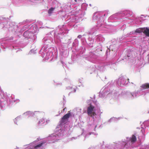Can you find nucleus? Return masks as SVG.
<instances>
[{"mask_svg": "<svg viewBox=\"0 0 149 149\" xmlns=\"http://www.w3.org/2000/svg\"><path fill=\"white\" fill-rule=\"evenodd\" d=\"M55 8L53 7H51L49 9L48 11V13L49 14H52L53 11L54 10Z\"/></svg>", "mask_w": 149, "mask_h": 149, "instance_id": "nucleus-45", "label": "nucleus"}, {"mask_svg": "<svg viewBox=\"0 0 149 149\" xmlns=\"http://www.w3.org/2000/svg\"><path fill=\"white\" fill-rule=\"evenodd\" d=\"M52 4L55 5V7H57L60 5V3L56 0H54L53 1Z\"/></svg>", "mask_w": 149, "mask_h": 149, "instance_id": "nucleus-38", "label": "nucleus"}, {"mask_svg": "<svg viewBox=\"0 0 149 149\" xmlns=\"http://www.w3.org/2000/svg\"><path fill=\"white\" fill-rule=\"evenodd\" d=\"M121 95L125 99L127 100H132V92L127 91L122 92Z\"/></svg>", "mask_w": 149, "mask_h": 149, "instance_id": "nucleus-19", "label": "nucleus"}, {"mask_svg": "<svg viewBox=\"0 0 149 149\" xmlns=\"http://www.w3.org/2000/svg\"><path fill=\"white\" fill-rule=\"evenodd\" d=\"M78 43V40L77 39H75L74 41L72 43L73 46H74L75 45L77 44Z\"/></svg>", "mask_w": 149, "mask_h": 149, "instance_id": "nucleus-49", "label": "nucleus"}, {"mask_svg": "<svg viewBox=\"0 0 149 149\" xmlns=\"http://www.w3.org/2000/svg\"><path fill=\"white\" fill-rule=\"evenodd\" d=\"M108 13L107 11H100L95 12L93 14V19L97 20L99 30L104 33H109L110 30L106 27V24L104 22V17L107 16Z\"/></svg>", "mask_w": 149, "mask_h": 149, "instance_id": "nucleus-6", "label": "nucleus"}, {"mask_svg": "<svg viewBox=\"0 0 149 149\" xmlns=\"http://www.w3.org/2000/svg\"><path fill=\"white\" fill-rule=\"evenodd\" d=\"M29 30L31 31V32L33 33V34L36 32L38 30L37 26L35 24H29Z\"/></svg>", "mask_w": 149, "mask_h": 149, "instance_id": "nucleus-20", "label": "nucleus"}, {"mask_svg": "<svg viewBox=\"0 0 149 149\" xmlns=\"http://www.w3.org/2000/svg\"><path fill=\"white\" fill-rule=\"evenodd\" d=\"M92 99V98L91 97L90 99L87 100L86 101L87 104L88 105H89V106L92 105V104L93 102V101Z\"/></svg>", "mask_w": 149, "mask_h": 149, "instance_id": "nucleus-40", "label": "nucleus"}, {"mask_svg": "<svg viewBox=\"0 0 149 149\" xmlns=\"http://www.w3.org/2000/svg\"><path fill=\"white\" fill-rule=\"evenodd\" d=\"M72 113L69 112L67 113L64 115L60 122V126H61L64 124L65 122L68 120L69 118L72 115Z\"/></svg>", "mask_w": 149, "mask_h": 149, "instance_id": "nucleus-17", "label": "nucleus"}, {"mask_svg": "<svg viewBox=\"0 0 149 149\" xmlns=\"http://www.w3.org/2000/svg\"><path fill=\"white\" fill-rule=\"evenodd\" d=\"M80 86V85H79V86Z\"/></svg>", "mask_w": 149, "mask_h": 149, "instance_id": "nucleus-64", "label": "nucleus"}, {"mask_svg": "<svg viewBox=\"0 0 149 149\" xmlns=\"http://www.w3.org/2000/svg\"><path fill=\"white\" fill-rule=\"evenodd\" d=\"M77 137H72L70 139V140L72 141L73 139H77Z\"/></svg>", "mask_w": 149, "mask_h": 149, "instance_id": "nucleus-53", "label": "nucleus"}, {"mask_svg": "<svg viewBox=\"0 0 149 149\" xmlns=\"http://www.w3.org/2000/svg\"><path fill=\"white\" fill-rule=\"evenodd\" d=\"M81 41L82 43L84 44L85 43H86V38H83L81 39Z\"/></svg>", "mask_w": 149, "mask_h": 149, "instance_id": "nucleus-48", "label": "nucleus"}, {"mask_svg": "<svg viewBox=\"0 0 149 149\" xmlns=\"http://www.w3.org/2000/svg\"><path fill=\"white\" fill-rule=\"evenodd\" d=\"M66 89L68 90H70L71 91V92L69 93L68 94L69 95H70V94L71 93L75 92L76 91V88L74 87L73 88L72 86L67 87Z\"/></svg>", "mask_w": 149, "mask_h": 149, "instance_id": "nucleus-31", "label": "nucleus"}, {"mask_svg": "<svg viewBox=\"0 0 149 149\" xmlns=\"http://www.w3.org/2000/svg\"><path fill=\"white\" fill-rule=\"evenodd\" d=\"M95 67H90L89 68L88 70H89L90 73L92 74L93 72H94L95 70Z\"/></svg>", "mask_w": 149, "mask_h": 149, "instance_id": "nucleus-39", "label": "nucleus"}, {"mask_svg": "<svg viewBox=\"0 0 149 149\" xmlns=\"http://www.w3.org/2000/svg\"><path fill=\"white\" fill-rule=\"evenodd\" d=\"M65 131L63 129H62L61 127H59L56 128L55 132L54 133L57 136H58L59 137V139H60L61 137L63 136L65 134Z\"/></svg>", "mask_w": 149, "mask_h": 149, "instance_id": "nucleus-16", "label": "nucleus"}, {"mask_svg": "<svg viewBox=\"0 0 149 149\" xmlns=\"http://www.w3.org/2000/svg\"><path fill=\"white\" fill-rule=\"evenodd\" d=\"M134 33V31L130 32V33L127 34L123 36L122 38H120V41H121L122 40V39H123L124 38H125L126 37L130 36L132 34H133Z\"/></svg>", "mask_w": 149, "mask_h": 149, "instance_id": "nucleus-36", "label": "nucleus"}, {"mask_svg": "<svg viewBox=\"0 0 149 149\" xmlns=\"http://www.w3.org/2000/svg\"><path fill=\"white\" fill-rule=\"evenodd\" d=\"M96 39L97 41L102 42H103L105 40V39L101 35H99L97 36Z\"/></svg>", "mask_w": 149, "mask_h": 149, "instance_id": "nucleus-33", "label": "nucleus"}, {"mask_svg": "<svg viewBox=\"0 0 149 149\" xmlns=\"http://www.w3.org/2000/svg\"><path fill=\"white\" fill-rule=\"evenodd\" d=\"M93 97H94V98H95V95H94Z\"/></svg>", "mask_w": 149, "mask_h": 149, "instance_id": "nucleus-60", "label": "nucleus"}, {"mask_svg": "<svg viewBox=\"0 0 149 149\" xmlns=\"http://www.w3.org/2000/svg\"><path fill=\"white\" fill-rule=\"evenodd\" d=\"M88 149H95L93 147L90 148Z\"/></svg>", "mask_w": 149, "mask_h": 149, "instance_id": "nucleus-55", "label": "nucleus"}, {"mask_svg": "<svg viewBox=\"0 0 149 149\" xmlns=\"http://www.w3.org/2000/svg\"><path fill=\"white\" fill-rule=\"evenodd\" d=\"M60 139L59 137L54 133L44 139L41 140L38 138L32 142L24 146L22 149H45L47 143H53ZM17 148V149H19V148Z\"/></svg>", "mask_w": 149, "mask_h": 149, "instance_id": "nucleus-5", "label": "nucleus"}, {"mask_svg": "<svg viewBox=\"0 0 149 149\" xmlns=\"http://www.w3.org/2000/svg\"><path fill=\"white\" fill-rule=\"evenodd\" d=\"M97 58V56L93 52H90L88 58L89 61L94 63H97L98 62Z\"/></svg>", "mask_w": 149, "mask_h": 149, "instance_id": "nucleus-15", "label": "nucleus"}, {"mask_svg": "<svg viewBox=\"0 0 149 149\" xmlns=\"http://www.w3.org/2000/svg\"><path fill=\"white\" fill-rule=\"evenodd\" d=\"M87 40L86 41V43L88 46L90 47H93V43L94 40L92 38L90 37L89 36Z\"/></svg>", "mask_w": 149, "mask_h": 149, "instance_id": "nucleus-24", "label": "nucleus"}, {"mask_svg": "<svg viewBox=\"0 0 149 149\" xmlns=\"http://www.w3.org/2000/svg\"><path fill=\"white\" fill-rule=\"evenodd\" d=\"M110 49H108L106 51V54H107V55H108V54H109L110 52Z\"/></svg>", "mask_w": 149, "mask_h": 149, "instance_id": "nucleus-51", "label": "nucleus"}, {"mask_svg": "<svg viewBox=\"0 0 149 149\" xmlns=\"http://www.w3.org/2000/svg\"><path fill=\"white\" fill-rule=\"evenodd\" d=\"M72 3L70 2L65 3L63 5V10H64L66 13L69 12L70 13L72 12L71 9L73 7H74V10H75L74 12L75 14V15H67L66 14L65 15L62 16L63 19H65L66 22H67L68 24L71 26H73L74 28H75L77 26L76 25V24L82 20V18L83 17L84 15V13H82V11L80 10V6L79 7V8L78 10H77V8L76 6L74 7L72 5L71 6Z\"/></svg>", "mask_w": 149, "mask_h": 149, "instance_id": "nucleus-3", "label": "nucleus"}, {"mask_svg": "<svg viewBox=\"0 0 149 149\" xmlns=\"http://www.w3.org/2000/svg\"><path fill=\"white\" fill-rule=\"evenodd\" d=\"M13 49H18L16 51V52H17L19 51H22V50L21 49H20L19 48H17V47L15 45L13 46Z\"/></svg>", "mask_w": 149, "mask_h": 149, "instance_id": "nucleus-47", "label": "nucleus"}, {"mask_svg": "<svg viewBox=\"0 0 149 149\" xmlns=\"http://www.w3.org/2000/svg\"><path fill=\"white\" fill-rule=\"evenodd\" d=\"M132 14V12L129 10L121 11L110 16L108 19V21L109 22H113L118 19H122L123 20L121 21H122L124 20L123 19L125 18L131 16Z\"/></svg>", "mask_w": 149, "mask_h": 149, "instance_id": "nucleus-7", "label": "nucleus"}, {"mask_svg": "<svg viewBox=\"0 0 149 149\" xmlns=\"http://www.w3.org/2000/svg\"><path fill=\"white\" fill-rule=\"evenodd\" d=\"M66 26L65 25L59 26L56 32L53 31L46 34L42 40L43 46L40 51L42 57H45L46 59H48L53 55L54 48L51 47L52 44L54 42H62L61 39L64 37V34L68 32V30Z\"/></svg>", "mask_w": 149, "mask_h": 149, "instance_id": "nucleus-1", "label": "nucleus"}, {"mask_svg": "<svg viewBox=\"0 0 149 149\" xmlns=\"http://www.w3.org/2000/svg\"><path fill=\"white\" fill-rule=\"evenodd\" d=\"M97 126V125L94 123L91 124V123L89 122L88 125V131H95V128Z\"/></svg>", "mask_w": 149, "mask_h": 149, "instance_id": "nucleus-23", "label": "nucleus"}, {"mask_svg": "<svg viewBox=\"0 0 149 149\" xmlns=\"http://www.w3.org/2000/svg\"><path fill=\"white\" fill-rule=\"evenodd\" d=\"M114 45H111L110 46V48H111L112 49V47H113Z\"/></svg>", "mask_w": 149, "mask_h": 149, "instance_id": "nucleus-54", "label": "nucleus"}, {"mask_svg": "<svg viewBox=\"0 0 149 149\" xmlns=\"http://www.w3.org/2000/svg\"><path fill=\"white\" fill-rule=\"evenodd\" d=\"M121 118L120 117H118V118H117L115 117H113L111 118L108 121L109 122H117L118 120L120 119Z\"/></svg>", "mask_w": 149, "mask_h": 149, "instance_id": "nucleus-35", "label": "nucleus"}, {"mask_svg": "<svg viewBox=\"0 0 149 149\" xmlns=\"http://www.w3.org/2000/svg\"><path fill=\"white\" fill-rule=\"evenodd\" d=\"M127 57H130V56H129V55H127Z\"/></svg>", "mask_w": 149, "mask_h": 149, "instance_id": "nucleus-58", "label": "nucleus"}, {"mask_svg": "<svg viewBox=\"0 0 149 149\" xmlns=\"http://www.w3.org/2000/svg\"><path fill=\"white\" fill-rule=\"evenodd\" d=\"M148 123H149V122L148 121L144 122L143 123V124L145 127L146 128V127L149 126V125L148 124Z\"/></svg>", "mask_w": 149, "mask_h": 149, "instance_id": "nucleus-46", "label": "nucleus"}, {"mask_svg": "<svg viewBox=\"0 0 149 149\" xmlns=\"http://www.w3.org/2000/svg\"><path fill=\"white\" fill-rule=\"evenodd\" d=\"M148 49V47L147 45L146 44L143 43L139 47V50L141 52L143 51L145 52Z\"/></svg>", "mask_w": 149, "mask_h": 149, "instance_id": "nucleus-26", "label": "nucleus"}, {"mask_svg": "<svg viewBox=\"0 0 149 149\" xmlns=\"http://www.w3.org/2000/svg\"><path fill=\"white\" fill-rule=\"evenodd\" d=\"M65 109H63V111H62V112H63L64 111H65Z\"/></svg>", "mask_w": 149, "mask_h": 149, "instance_id": "nucleus-56", "label": "nucleus"}, {"mask_svg": "<svg viewBox=\"0 0 149 149\" xmlns=\"http://www.w3.org/2000/svg\"><path fill=\"white\" fill-rule=\"evenodd\" d=\"M82 134H84L85 136L84 137L85 139H86L87 138H88L89 136L91 135V134H93L95 135L96 136L97 135V134L95 133L94 132H86L83 131V133Z\"/></svg>", "mask_w": 149, "mask_h": 149, "instance_id": "nucleus-28", "label": "nucleus"}, {"mask_svg": "<svg viewBox=\"0 0 149 149\" xmlns=\"http://www.w3.org/2000/svg\"><path fill=\"white\" fill-rule=\"evenodd\" d=\"M98 62L99 64L97 68L101 71H103L105 70L104 67L105 66H109L110 68H112V66L115 65V63H112L111 62L105 63L103 61H100Z\"/></svg>", "mask_w": 149, "mask_h": 149, "instance_id": "nucleus-13", "label": "nucleus"}, {"mask_svg": "<svg viewBox=\"0 0 149 149\" xmlns=\"http://www.w3.org/2000/svg\"><path fill=\"white\" fill-rule=\"evenodd\" d=\"M47 122L45 119L42 118L39 121L37 126L38 127H41L45 125L47 123Z\"/></svg>", "mask_w": 149, "mask_h": 149, "instance_id": "nucleus-22", "label": "nucleus"}, {"mask_svg": "<svg viewBox=\"0 0 149 149\" xmlns=\"http://www.w3.org/2000/svg\"><path fill=\"white\" fill-rule=\"evenodd\" d=\"M105 79H107L106 76L105 77Z\"/></svg>", "mask_w": 149, "mask_h": 149, "instance_id": "nucleus-61", "label": "nucleus"}, {"mask_svg": "<svg viewBox=\"0 0 149 149\" xmlns=\"http://www.w3.org/2000/svg\"><path fill=\"white\" fill-rule=\"evenodd\" d=\"M149 63V54L147 55L146 57L145 58V60L144 59H142V61L141 62V64H143L144 63V64Z\"/></svg>", "mask_w": 149, "mask_h": 149, "instance_id": "nucleus-34", "label": "nucleus"}, {"mask_svg": "<svg viewBox=\"0 0 149 149\" xmlns=\"http://www.w3.org/2000/svg\"><path fill=\"white\" fill-rule=\"evenodd\" d=\"M143 32L146 36L149 37V28L146 27L143 28Z\"/></svg>", "mask_w": 149, "mask_h": 149, "instance_id": "nucleus-32", "label": "nucleus"}, {"mask_svg": "<svg viewBox=\"0 0 149 149\" xmlns=\"http://www.w3.org/2000/svg\"><path fill=\"white\" fill-rule=\"evenodd\" d=\"M6 97L7 98H8V101L10 103V106L11 104H12L16 102L15 100L14 97L13 96L10 95H6Z\"/></svg>", "mask_w": 149, "mask_h": 149, "instance_id": "nucleus-25", "label": "nucleus"}, {"mask_svg": "<svg viewBox=\"0 0 149 149\" xmlns=\"http://www.w3.org/2000/svg\"><path fill=\"white\" fill-rule=\"evenodd\" d=\"M42 22L40 21H38L36 24L37 26V27L38 26L39 28H44V27H42L41 26V25L42 24Z\"/></svg>", "mask_w": 149, "mask_h": 149, "instance_id": "nucleus-42", "label": "nucleus"}, {"mask_svg": "<svg viewBox=\"0 0 149 149\" xmlns=\"http://www.w3.org/2000/svg\"><path fill=\"white\" fill-rule=\"evenodd\" d=\"M143 28H139L137 29L134 31V33H141L143 32Z\"/></svg>", "mask_w": 149, "mask_h": 149, "instance_id": "nucleus-43", "label": "nucleus"}, {"mask_svg": "<svg viewBox=\"0 0 149 149\" xmlns=\"http://www.w3.org/2000/svg\"><path fill=\"white\" fill-rule=\"evenodd\" d=\"M95 107L94 106L91 105L88 106L87 108V113L89 116H91L93 117V121L96 120H99L100 118L101 113L97 115L96 113L94 111Z\"/></svg>", "mask_w": 149, "mask_h": 149, "instance_id": "nucleus-12", "label": "nucleus"}, {"mask_svg": "<svg viewBox=\"0 0 149 149\" xmlns=\"http://www.w3.org/2000/svg\"><path fill=\"white\" fill-rule=\"evenodd\" d=\"M89 5H90V6H91V4H89Z\"/></svg>", "mask_w": 149, "mask_h": 149, "instance_id": "nucleus-62", "label": "nucleus"}, {"mask_svg": "<svg viewBox=\"0 0 149 149\" xmlns=\"http://www.w3.org/2000/svg\"><path fill=\"white\" fill-rule=\"evenodd\" d=\"M149 93V83H146L142 84L140 86L139 89L132 93L133 99L140 95H145Z\"/></svg>", "mask_w": 149, "mask_h": 149, "instance_id": "nucleus-9", "label": "nucleus"}, {"mask_svg": "<svg viewBox=\"0 0 149 149\" xmlns=\"http://www.w3.org/2000/svg\"><path fill=\"white\" fill-rule=\"evenodd\" d=\"M81 4L82 5H81V7L83 10H86V7L88 6V5L85 3H83V2Z\"/></svg>", "mask_w": 149, "mask_h": 149, "instance_id": "nucleus-44", "label": "nucleus"}, {"mask_svg": "<svg viewBox=\"0 0 149 149\" xmlns=\"http://www.w3.org/2000/svg\"><path fill=\"white\" fill-rule=\"evenodd\" d=\"M63 99L64 100H65V96H64V97L63 98Z\"/></svg>", "mask_w": 149, "mask_h": 149, "instance_id": "nucleus-59", "label": "nucleus"}, {"mask_svg": "<svg viewBox=\"0 0 149 149\" xmlns=\"http://www.w3.org/2000/svg\"><path fill=\"white\" fill-rule=\"evenodd\" d=\"M120 141L118 142L117 143H114L113 144H112L111 145V146L112 147V148H113V149H125V148H124L122 146H120V145H119L118 146H117V147H114L113 146V145L114 144H117Z\"/></svg>", "mask_w": 149, "mask_h": 149, "instance_id": "nucleus-37", "label": "nucleus"}, {"mask_svg": "<svg viewBox=\"0 0 149 149\" xmlns=\"http://www.w3.org/2000/svg\"><path fill=\"white\" fill-rule=\"evenodd\" d=\"M10 106L6 97V93H5L0 88V107L1 109L4 110L8 107Z\"/></svg>", "mask_w": 149, "mask_h": 149, "instance_id": "nucleus-11", "label": "nucleus"}, {"mask_svg": "<svg viewBox=\"0 0 149 149\" xmlns=\"http://www.w3.org/2000/svg\"><path fill=\"white\" fill-rule=\"evenodd\" d=\"M149 93V83H146L142 84L140 86L139 89L132 93L133 99L140 95H145Z\"/></svg>", "mask_w": 149, "mask_h": 149, "instance_id": "nucleus-10", "label": "nucleus"}, {"mask_svg": "<svg viewBox=\"0 0 149 149\" xmlns=\"http://www.w3.org/2000/svg\"><path fill=\"white\" fill-rule=\"evenodd\" d=\"M72 113L69 112L67 113L64 115L60 122V126H61L64 124L65 122L68 120L69 118L72 115Z\"/></svg>", "mask_w": 149, "mask_h": 149, "instance_id": "nucleus-18", "label": "nucleus"}, {"mask_svg": "<svg viewBox=\"0 0 149 149\" xmlns=\"http://www.w3.org/2000/svg\"><path fill=\"white\" fill-rule=\"evenodd\" d=\"M22 118V116L21 115H19L16 117L15 119L13 120V121L14 123L17 125H18L17 122L20 120Z\"/></svg>", "mask_w": 149, "mask_h": 149, "instance_id": "nucleus-30", "label": "nucleus"}, {"mask_svg": "<svg viewBox=\"0 0 149 149\" xmlns=\"http://www.w3.org/2000/svg\"><path fill=\"white\" fill-rule=\"evenodd\" d=\"M136 140V138L134 135H133L131 137H127L126 139H124L119 142L118 143L114 144L113 146L114 147H117L119 145L127 149L130 147V143L132 144L135 143Z\"/></svg>", "mask_w": 149, "mask_h": 149, "instance_id": "nucleus-8", "label": "nucleus"}, {"mask_svg": "<svg viewBox=\"0 0 149 149\" xmlns=\"http://www.w3.org/2000/svg\"><path fill=\"white\" fill-rule=\"evenodd\" d=\"M37 112V111H35L34 112L31 111H27L24 112L22 114V115H25V116H28L29 117L33 116L35 114V113Z\"/></svg>", "mask_w": 149, "mask_h": 149, "instance_id": "nucleus-27", "label": "nucleus"}, {"mask_svg": "<svg viewBox=\"0 0 149 149\" xmlns=\"http://www.w3.org/2000/svg\"><path fill=\"white\" fill-rule=\"evenodd\" d=\"M36 49H32L30 50L28 53L29 55L34 54L36 53Z\"/></svg>", "mask_w": 149, "mask_h": 149, "instance_id": "nucleus-41", "label": "nucleus"}, {"mask_svg": "<svg viewBox=\"0 0 149 149\" xmlns=\"http://www.w3.org/2000/svg\"><path fill=\"white\" fill-rule=\"evenodd\" d=\"M31 31L28 30L25 31L23 34V36L26 38H31L33 37V33L31 32Z\"/></svg>", "mask_w": 149, "mask_h": 149, "instance_id": "nucleus-21", "label": "nucleus"}, {"mask_svg": "<svg viewBox=\"0 0 149 149\" xmlns=\"http://www.w3.org/2000/svg\"><path fill=\"white\" fill-rule=\"evenodd\" d=\"M115 82L117 86L120 87L126 86L130 83L128 78L126 77L121 76L114 81H112L109 82L104 87L100 92V97L104 98L107 95L113 96L119 95L120 94L118 93V91L116 90V87L114 84Z\"/></svg>", "mask_w": 149, "mask_h": 149, "instance_id": "nucleus-2", "label": "nucleus"}, {"mask_svg": "<svg viewBox=\"0 0 149 149\" xmlns=\"http://www.w3.org/2000/svg\"><path fill=\"white\" fill-rule=\"evenodd\" d=\"M74 114L76 115H80L82 114L81 109L80 108H77L74 109Z\"/></svg>", "mask_w": 149, "mask_h": 149, "instance_id": "nucleus-29", "label": "nucleus"}, {"mask_svg": "<svg viewBox=\"0 0 149 149\" xmlns=\"http://www.w3.org/2000/svg\"><path fill=\"white\" fill-rule=\"evenodd\" d=\"M9 19L6 18L5 17H0V24L1 23H3L4 25L3 28L5 29V28L8 29L9 31L15 34H17L18 39L17 40H16V39L12 37V40H14L13 41V42L16 43L17 44L19 45L21 43L19 41L20 37H19L18 34H21L26 29L29 30V24H26L21 28L20 31H17L19 29L18 26L16 25V24L14 22H9L8 23V21Z\"/></svg>", "mask_w": 149, "mask_h": 149, "instance_id": "nucleus-4", "label": "nucleus"}, {"mask_svg": "<svg viewBox=\"0 0 149 149\" xmlns=\"http://www.w3.org/2000/svg\"><path fill=\"white\" fill-rule=\"evenodd\" d=\"M83 36V35L82 36L81 35H80L78 36L77 38L79 39H81L82 37V36Z\"/></svg>", "mask_w": 149, "mask_h": 149, "instance_id": "nucleus-52", "label": "nucleus"}, {"mask_svg": "<svg viewBox=\"0 0 149 149\" xmlns=\"http://www.w3.org/2000/svg\"><path fill=\"white\" fill-rule=\"evenodd\" d=\"M82 2H83V1L82 0H81V1L80 2H78L77 1V0H76V2H75V3H74V4H78L79 5V4H81Z\"/></svg>", "mask_w": 149, "mask_h": 149, "instance_id": "nucleus-50", "label": "nucleus"}, {"mask_svg": "<svg viewBox=\"0 0 149 149\" xmlns=\"http://www.w3.org/2000/svg\"><path fill=\"white\" fill-rule=\"evenodd\" d=\"M98 28L99 26H98L97 25L96 26H94L88 31L85 32V33L83 35V36H89L95 34L96 33L97 30L98 29L99 30Z\"/></svg>", "mask_w": 149, "mask_h": 149, "instance_id": "nucleus-14", "label": "nucleus"}, {"mask_svg": "<svg viewBox=\"0 0 149 149\" xmlns=\"http://www.w3.org/2000/svg\"><path fill=\"white\" fill-rule=\"evenodd\" d=\"M114 42H116V41L115 40H114Z\"/></svg>", "mask_w": 149, "mask_h": 149, "instance_id": "nucleus-57", "label": "nucleus"}, {"mask_svg": "<svg viewBox=\"0 0 149 149\" xmlns=\"http://www.w3.org/2000/svg\"><path fill=\"white\" fill-rule=\"evenodd\" d=\"M81 86H82L83 87H84V86L82 84H81Z\"/></svg>", "mask_w": 149, "mask_h": 149, "instance_id": "nucleus-63", "label": "nucleus"}]
</instances>
